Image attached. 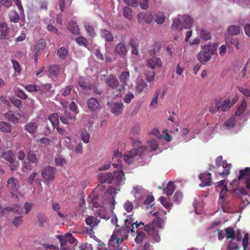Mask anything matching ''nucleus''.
<instances>
[{
  "instance_id": "f3484780",
  "label": "nucleus",
  "mask_w": 250,
  "mask_h": 250,
  "mask_svg": "<svg viewBox=\"0 0 250 250\" xmlns=\"http://www.w3.org/2000/svg\"><path fill=\"white\" fill-rule=\"evenodd\" d=\"M122 154L119 151H115L112 156V165L117 168H121L122 165Z\"/></svg>"
},
{
  "instance_id": "20e7f679",
  "label": "nucleus",
  "mask_w": 250,
  "mask_h": 250,
  "mask_svg": "<svg viewBox=\"0 0 250 250\" xmlns=\"http://www.w3.org/2000/svg\"><path fill=\"white\" fill-rule=\"evenodd\" d=\"M216 52V49L210 44H207L203 46L202 50L197 54L198 61L203 64H205L207 62L210 61L211 56Z\"/></svg>"
},
{
  "instance_id": "473e14b6",
  "label": "nucleus",
  "mask_w": 250,
  "mask_h": 250,
  "mask_svg": "<svg viewBox=\"0 0 250 250\" xmlns=\"http://www.w3.org/2000/svg\"><path fill=\"white\" fill-rule=\"evenodd\" d=\"M68 28L69 31L73 34L78 35L80 33V29L78 25L73 21H71L69 22Z\"/></svg>"
},
{
  "instance_id": "4be33fe9",
  "label": "nucleus",
  "mask_w": 250,
  "mask_h": 250,
  "mask_svg": "<svg viewBox=\"0 0 250 250\" xmlns=\"http://www.w3.org/2000/svg\"><path fill=\"white\" fill-rule=\"evenodd\" d=\"M113 182L118 185L121 184V182L125 180V175L122 170L112 173Z\"/></svg>"
},
{
  "instance_id": "5fc2aeb1",
  "label": "nucleus",
  "mask_w": 250,
  "mask_h": 250,
  "mask_svg": "<svg viewBox=\"0 0 250 250\" xmlns=\"http://www.w3.org/2000/svg\"><path fill=\"white\" fill-rule=\"evenodd\" d=\"M46 45V43L43 40H41L39 43L36 45L35 48V55H37L38 54V52L41 50H42Z\"/></svg>"
},
{
  "instance_id": "8fccbe9b",
  "label": "nucleus",
  "mask_w": 250,
  "mask_h": 250,
  "mask_svg": "<svg viewBox=\"0 0 250 250\" xmlns=\"http://www.w3.org/2000/svg\"><path fill=\"white\" fill-rule=\"evenodd\" d=\"M156 73L152 71H147L145 73L146 79L147 82H151L154 80Z\"/></svg>"
},
{
  "instance_id": "49530a36",
  "label": "nucleus",
  "mask_w": 250,
  "mask_h": 250,
  "mask_svg": "<svg viewBox=\"0 0 250 250\" xmlns=\"http://www.w3.org/2000/svg\"><path fill=\"white\" fill-rule=\"evenodd\" d=\"M88 201L90 202L93 206L95 208H97L99 206V204L97 202V194L94 193H91L88 197Z\"/></svg>"
},
{
  "instance_id": "e2e57ef3",
  "label": "nucleus",
  "mask_w": 250,
  "mask_h": 250,
  "mask_svg": "<svg viewBox=\"0 0 250 250\" xmlns=\"http://www.w3.org/2000/svg\"><path fill=\"white\" fill-rule=\"evenodd\" d=\"M226 236L227 238H232L234 239L235 237V232L233 229L230 228H228L226 229Z\"/></svg>"
},
{
  "instance_id": "7c9ffc66",
  "label": "nucleus",
  "mask_w": 250,
  "mask_h": 250,
  "mask_svg": "<svg viewBox=\"0 0 250 250\" xmlns=\"http://www.w3.org/2000/svg\"><path fill=\"white\" fill-rule=\"evenodd\" d=\"M241 31L240 27L237 25H230L227 29V32L229 35H238Z\"/></svg>"
},
{
  "instance_id": "a19ab883",
  "label": "nucleus",
  "mask_w": 250,
  "mask_h": 250,
  "mask_svg": "<svg viewBox=\"0 0 250 250\" xmlns=\"http://www.w3.org/2000/svg\"><path fill=\"white\" fill-rule=\"evenodd\" d=\"M38 92L42 94H46L47 92H48L51 87V85L49 83L45 84H41L40 85H38Z\"/></svg>"
},
{
  "instance_id": "69168bd1",
  "label": "nucleus",
  "mask_w": 250,
  "mask_h": 250,
  "mask_svg": "<svg viewBox=\"0 0 250 250\" xmlns=\"http://www.w3.org/2000/svg\"><path fill=\"white\" fill-rule=\"evenodd\" d=\"M29 162L32 163H36L38 160L35 154L33 152H29L27 155Z\"/></svg>"
},
{
  "instance_id": "423d86ee",
  "label": "nucleus",
  "mask_w": 250,
  "mask_h": 250,
  "mask_svg": "<svg viewBox=\"0 0 250 250\" xmlns=\"http://www.w3.org/2000/svg\"><path fill=\"white\" fill-rule=\"evenodd\" d=\"M107 85L114 90L113 94V98L121 97L122 96V88L119 86L118 80L113 75H110L105 80Z\"/></svg>"
},
{
  "instance_id": "9b49d317",
  "label": "nucleus",
  "mask_w": 250,
  "mask_h": 250,
  "mask_svg": "<svg viewBox=\"0 0 250 250\" xmlns=\"http://www.w3.org/2000/svg\"><path fill=\"white\" fill-rule=\"evenodd\" d=\"M146 65L152 69H154L156 67H161L162 62L160 58L153 57L147 60Z\"/></svg>"
},
{
  "instance_id": "412c9836",
  "label": "nucleus",
  "mask_w": 250,
  "mask_h": 250,
  "mask_svg": "<svg viewBox=\"0 0 250 250\" xmlns=\"http://www.w3.org/2000/svg\"><path fill=\"white\" fill-rule=\"evenodd\" d=\"M87 105L89 110L95 111L100 108V105L98 100L93 97L88 99L87 101Z\"/></svg>"
},
{
  "instance_id": "39448f33",
  "label": "nucleus",
  "mask_w": 250,
  "mask_h": 250,
  "mask_svg": "<svg viewBox=\"0 0 250 250\" xmlns=\"http://www.w3.org/2000/svg\"><path fill=\"white\" fill-rule=\"evenodd\" d=\"M216 172L219 175L226 176L230 173L231 165L227 163L226 161H223L222 156H220L216 158Z\"/></svg>"
},
{
  "instance_id": "aec40b11",
  "label": "nucleus",
  "mask_w": 250,
  "mask_h": 250,
  "mask_svg": "<svg viewBox=\"0 0 250 250\" xmlns=\"http://www.w3.org/2000/svg\"><path fill=\"white\" fill-rule=\"evenodd\" d=\"M10 29L7 24L4 22H0V39H6L9 37V33Z\"/></svg>"
},
{
  "instance_id": "0eeeda50",
  "label": "nucleus",
  "mask_w": 250,
  "mask_h": 250,
  "mask_svg": "<svg viewBox=\"0 0 250 250\" xmlns=\"http://www.w3.org/2000/svg\"><path fill=\"white\" fill-rule=\"evenodd\" d=\"M247 176V181L246 183V187L247 189L250 190V167H246L244 170H240L239 171V175L238 179H235L230 183V186H232L233 189L236 188L239 184V181L242 180L243 177Z\"/></svg>"
},
{
  "instance_id": "5701e85b",
  "label": "nucleus",
  "mask_w": 250,
  "mask_h": 250,
  "mask_svg": "<svg viewBox=\"0 0 250 250\" xmlns=\"http://www.w3.org/2000/svg\"><path fill=\"white\" fill-rule=\"evenodd\" d=\"M225 41L228 46L233 45L237 49H240V40L238 38L228 35L225 37Z\"/></svg>"
},
{
  "instance_id": "c756f323",
  "label": "nucleus",
  "mask_w": 250,
  "mask_h": 250,
  "mask_svg": "<svg viewBox=\"0 0 250 250\" xmlns=\"http://www.w3.org/2000/svg\"><path fill=\"white\" fill-rule=\"evenodd\" d=\"M181 20L183 21V27L185 28H190L193 23V20L191 17L188 15L181 16Z\"/></svg>"
},
{
  "instance_id": "f03ea898",
  "label": "nucleus",
  "mask_w": 250,
  "mask_h": 250,
  "mask_svg": "<svg viewBox=\"0 0 250 250\" xmlns=\"http://www.w3.org/2000/svg\"><path fill=\"white\" fill-rule=\"evenodd\" d=\"M234 104V103H231L228 99H215L211 103L208 110L213 114L218 112H225L228 111Z\"/></svg>"
},
{
  "instance_id": "cd10ccee",
  "label": "nucleus",
  "mask_w": 250,
  "mask_h": 250,
  "mask_svg": "<svg viewBox=\"0 0 250 250\" xmlns=\"http://www.w3.org/2000/svg\"><path fill=\"white\" fill-rule=\"evenodd\" d=\"M129 78L130 74L128 70L122 72L119 76V79L120 80V82L124 86H126L127 85L128 82L129 81Z\"/></svg>"
},
{
  "instance_id": "680f3d73",
  "label": "nucleus",
  "mask_w": 250,
  "mask_h": 250,
  "mask_svg": "<svg viewBox=\"0 0 250 250\" xmlns=\"http://www.w3.org/2000/svg\"><path fill=\"white\" fill-rule=\"evenodd\" d=\"M124 16L130 20L132 18V10L128 7H125L123 9Z\"/></svg>"
},
{
  "instance_id": "1a4fd4ad",
  "label": "nucleus",
  "mask_w": 250,
  "mask_h": 250,
  "mask_svg": "<svg viewBox=\"0 0 250 250\" xmlns=\"http://www.w3.org/2000/svg\"><path fill=\"white\" fill-rule=\"evenodd\" d=\"M7 188L11 194L13 198L16 199L18 197L19 189L20 188V184L18 179L11 177L7 181Z\"/></svg>"
},
{
  "instance_id": "2f4dec72",
  "label": "nucleus",
  "mask_w": 250,
  "mask_h": 250,
  "mask_svg": "<svg viewBox=\"0 0 250 250\" xmlns=\"http://www.w3.org/2000/svg\"><path fill=\"white\" fill-rule=\"evenodd\" d=\"M181 16H179L175 18L171 24V29L172 30H182L183 27V21L181 20Z\"/></svg>"
},
{
  "instance_id": "e433bc0d",
  "label": "nucleus",
  "mask_w": 250,
  "mask_h": 250,
  "mask_svg": "<svg viewBox=\"0 0 250 250\" xmlns=\"http://www.w3.org/2000/svg\"><path fill=\"white\" fill-rule=\"evenodd\" d=\"M3 158L9 163H14L15 157L12 151L8 150L4 152L2 154Z\"/></svg>"
},
{
  "instance_id": "6e6d98bb",
  "label": "nucleus",
  "mask_w": 250,
  "mask_h": 250,
  "mask_svg": "<svg viewBox=\"0 0 250 250\" xmlns=\"http://www.w3.org/2000/svg\"><path fill=\"white\" fill-rule=\"evenodd\" d=\"M9 16L11 22H17L19 20V16L15 11H11Z\"/></svg>"
},
{
  "instance_id": "6e6552de",
  "label": "nucleus",
  "mask_w": 250,
  "mask_h": 250,
  "mask_svg": "<svg viewBox=\"0 0 250 250\" xmlns=\"http://www.w3.org/2000/svg\"><path fill=\"white\" fill-rule=\"evenodd\" d=\"M123 239L121 236V232L119 231H115L108 242V248L113 250H121L122 248L120 246V244L122 243Z\"/></svg>"
},
{
  "instance_id": "dca6fc26",
  "label": "nucleus",
  "mask_w": 250,
  "mask_h": 250,
  "mask_svg": "<svg viewBox=\"0 0 250 250\" xmlns=\"http://www.w3.org/2000/svg\"><path fill=\"white\" fill-rule=\"evenodd\" d=\"M57 238L62 247L64 246L66 242L70 244H73L76 241L71 233H67L63 236L62 235H58Z\"/></svg>"
},
{
  "instance_id": "7ed1b4c3",
  "label": "nucleus",
  "mask_w": 250,
  "mask_h": 250,
  "mask_svg": "<svg viewBox=\"0 0 250 250\" xmlns=\"http://www.w3.org/2000/svg\"><path fill=\"white\" fill-rule=\"evenodd\" d=\"M164 221V218L156 219L153 221L152 223H149L144 226V230L149 235L152 236L156 242H159L161 239L158 234V230L154 227V224H155L156 227L161 228L163 227Z\"/></svg>"
},
{
  "instance_id": "4468645a",
  "label": "nucleus",
  "mask_w": 250,
  "mask_h": 250,
  "mask_svg": "<svg viewBox=\"0 0 250 250\" xmlns=\"http://www.w3.org/2000/svg\"><path fill=\"white\" fill-rule=\"evenodd\" d=\"M134 195L136 200L140 202L147 195L146 190L141 186H137L133 188Z\"/></svg>"
},
{
  "instance_id": "b1692460",
  "label": "nucleus",
  "mask_w": 250,
  "mask_h": 250,
  "mask_svg": "<svg viewBox=\"0 0 250 250\" xmlns=\"http://www.w3.org/2000/svg\"><path fill=\"white\" fill-rule=\"evenodd\" d=\"M112 173L110 172L101 173L99 175L98 179L101 183H107L110 184L113 182V178H112Z\"/></svg>"
},
{
  "instance_id": "2eb2a0df",
  "label": "nucleus",
  "mask_w": 250,
  "mask_h": 250,
  "mask_svg": "<svg viewBox=\"0 0 250 250\" xmlns=\"http://www.w3.org/2000/svg\"><path fill=\"white\" fill-rule=\"evenodd\" d=\"M199 177L201 181V183L199 185L200 187H204L210 186L212 180L210 173H202L199 175Z\"/></svg>"
},
{
  "instance_id": "13d9d810",
  "label": "nucleus",
  "mask_w": 250,
  "mask_h": 250,
  "mask_svg": "<svg viewBox=\"0 0 250 250\" xmlns=\"http://www.w3.org/2000/svg\"><path fill=\"white\" fill-rule=\"evenodd\" d=\"M199 35L200 36V37L204 40H209L210 38L209 33L208 31H206L205 30H201L200 31Z\"/></svg>"
},
{
  "instance_id": "f257e3e1",
  "label": "nucleus",
  "mask_w": 250,
  "mask_h": 250,
  "mask_svg": "<svg viewBox=\"0 0 250 250\" xmlns=\"http://www.w3.org/2000/svg\"><path fill=\"white\" fill-rule=\"evenodd\" d=\"M134 148L130 151L125 153L124 156V159L125 163L130 164L135 160L142 157L143 154L146 150V148L139 142L134 143Z\"/></svg>"
},
{
  "instance_id": "4d7b16f0",
  "label": "nucleus",
  "mask_w": 250,
  "mask_h": 250,
  "mask_svg": "<svg viewBox=\"0 0 250 250\" xmlns=\"http://www.w3.org/2000/svg\"><path fill=\"white\" fill-rule=\"evenodd\" d=\"M65 114L66 116H67V117H61L60 120L63 124L65 125H69L70 123V120H74L75 117L74 116H68L66 113H65Z\"/></svg>"
},
{
  "instance_id": "0e129e2a",
  "label": "nucleus",
  "mask_w": 250,
  "mask_h": 250,
  "mask_svg": "<svg viewBox=\"0 0 250 250\" xmlns=\"http://www.w3.org/2000/svg\"><path fill=\"white\" fill-rule=\"evenodd\" d=\"M22 218L23 217L22 216L15 217L12 221L13 225L16 227L20 225L23 221Z\"/></svg>"
},
{
  "instance_id": "79ce46f5",
  "label": "nucleus",
  "mask_w": 250,
  "mask_h": 250,
  "mask_svg": "<svg viewBox=\"0 0 250 250\" xmlns=\"http://www.w3.org/2000/svg\"><path fill=\"white\" fill-rule=\"evenodd\" d=\"M136 233L137 235L135 239V242L137 244H140L143 242L145 237V233L141 229L137 230Z\"/></svg>"
},
{
  "instance_id": "bb28decb",
  "label": "nucleus",
  "mask_w": 250,
  "mask_h": 250,
  "mask_svg": "<svg viewBox=\"0 0 250 250\" xmlns=\"http://www.w3.org/2000/svg\"><path fill=\"white\" fill-rule=\"evenodd\" d=\"M39 125V122L38 120H33L26 125V130L30 133H35L36 132Z\"/></svg>"
},
{
  "instance_id": "052dcab7",
  "label": "nucleus",
  "mask_w": 250,
  "mask_h": 250,
  "mask_svg": "<svg viewBox=\"0 0 250 250\" xmlns=\"http://www.w3.org/2000/svg\"><path fill=\"white\" fill-rule=\"evenodd\" d=\"M149 146L151 149V151L155 150L158 146V143L157 140L152 139L148 142Z\"/></svg>"
},
{
  "instance_id": "9d476101",
  "label": "nucleus",
  "mask_w": 250,
  "mask_h": 250,
  "mask_svg": "<svg viewBox=\"0 0 250 250\" xmlns=\"http://www.w3.org/2000/svg\"><path fill=\"white\" fill-rule=\"evenodd\" d=\"M56 169L50 166H46L42 169L41 174L46 183H49L55 178Z\"/></svg>"
},
{
  "instance_id": "603ef678",
  "label": "nucleus",
  "mask_w": 250,
  "mask_h": 250,
  "mask_svg": "<svg viewBox=\"0 0 250 250\" xmlns=\"http://www.w3.org/2000/svg\"><path fill=\"white\" fill-rule=\"evenodd\" d=\"M55 162L56 166L62 167L65 164L66 161L61 155H57L55 158Z\"/></svg>"
},
{
  "instance_id": "c03bdc74",
  "label": "nucleus",
  "mask_w": 250,
  "mask_h": 250,
  "mask_svg": "<svg viewBox=\"0 0 250 250\" xmlns=\"http://www.w3.org/2000/svg\"><path fill=\"white\" fill-rule=\"evenodd\" d=\"M101 36L104 38L106 41L112 42L113 40V37L111 33L106 30H101Z\"/></svg>"
},
{
  "instance_id": "a18cd8bd",
  "label": "nucleus",
  "mask_w": 250,
  "mask_h": 250,
  "mask_svg": "<svg viewBox=\"0 0 250 250\" xmlns=\"http://www.w3.org/2000/svg\"><path fill=\"white\" fill-rule=\"evenodd\" d=\"M142 16L145 21L147 23H150L153 21L154 17L150 13L141 14L139 16Z\"/></svg>"
},
{
  "instance_id": "ddd939ff",
  "label": "nucleus",
  "mask_w": 250,
  "mask_h": 250,
  "mask_svg": "<svg viewBox=\"0 0 250 250\" xmlns=\"http://www.w3.org/2000/svg\"><path fill=\"white\" fill-rule=\"evenodd\" d=\"M247 103L245 100H243L240 105H239L235 111L234 117L238 120L243 121L245 120L244 112L246 108Z\"/></svg>"
},
{
  "instance_id": "58836bf2",
  "label": "nucleus",
  "mask_w": 250,
  "mask_h": 250,
  "mask_svg": "<svg viewBox=\"0 0 250 250\" xmlns=\"http://www.w3.org/2000/svg\"><path fill=\"white\" fill-rule=\"evenodd\" d=\"M99 220L93 216H88L85 220L86 224L89 226L91 228H94L97 226L99 223Z\"/></svg>"
},
{
  "instance_id": "72a5a7b5",
  "label": "nucleus",
  "mask_w": 250,
  "mask_h": 250,
  "mask_svg": "<svg viewBox=\"0 0 250 250\" xmlns=\"http://www.w3.org/2000/svg\"><path fill=\"white\" fill-rule=\"evenodd\" d=\"M5 210L7 211H12L18 214H21L23 212L22 207L18 204L12 205L11 207H9L5 208Z\"/></svg>"
},
{
  "instance_id": "f704fd0d",
  "label": "nucleus",
  "mask_w": 250,
  "mask_h": 250,
  "mask_svg": "<svg viewBox=\"0 0 250 250\" xmlns=\"http://www.w3.org/2000/svg\"><path fill=\"white\" fill-rule=\"evenodd\" d=\"M48 72L49 76L53 80H54L60 72V68L57 65L52 66L49 68Z\"/></svg>"
},
{
  "instance_id": "774afa93",
  "label": "nucleus",
  "mask_w": 250,
  "mask_h": 250,
  "mask_svg": "<svg viewBox=\"0 0 250 250\" xmlns=\"http://www.w3.org/2000/svg\"><path fill=\"white\" fill-rule=\"evenodd\" d=\"M79 250H93V247L90 244L83 243L79 247Z\"/></svg>"
},
{
  "instance_id": "c9c22d12",
  "label": "nucleus",
  "mask_w": 250,
  "mask_h": 250,
  "mask_svg": "<svg viewBox=\"0 0 250 250\" xmlns=\"http://www.w3.org/2000/svg\"><path fill=\"white\" fill-rule=\"evenodd\" d=\"M78 84L84 90H89L92 88L91 85L89 84L88 81L85 78L81 77L79 80Z\"/></svg>"
},
{
  "instance_id": "c85d7f7f",
  "label": "nucleus",
  "mask_w": 250,
  "mask_h": 250,
  "mask_svg": "<svg viewBox=\"0 0 250 250\" xmlns=\"http://www.w3.org/2000/svg\"><path fill=\"white\" fill-rule=\"evenodd\" d=\"M123 104L121 102L115 103L111 106L112 112L115 115H119L122 112Z\"/></svg>"
},
{
  "instance_id": "09e8293b",
  "label": "nucleus",
  "mask_w": 250,
  "mask_h": 250,
  "mask_svg": "<svg viewBox=\"0 0 250 250\" xmlns=\"http://www.w3.org/2000/svg\"><path fill=\"white\" fill-rule=\"evenodd\" d=\"M0 129L2 132H9L11 131L12 127L10 124L1 122L0 123Z\"/></svg>"
},
{
  "instance_id": "a211bd4d",
  "label": "nucleus",
  "mask_w": 250,
  "mask_h": 250,
  "mask_svg": "<svg viewBox=\"0 0 250 250\" xmlns=\"http://www.w3.org/2000/svg\"><path fill=\"white\" fill-rule=\"evenodd\" d=\"M236 121L239 124L240 123L238 119L234 117V115L231 116L225 122L223 125V128L227 130H230L233 128L236 125Z\"/></svg>"
},
{
  "instance_id": "ea45409f",
  "label": "nucleus",
  "mask_w": 250,
  "mask_h": 250,
  "mask_svg": "<svg viewBox=\"0 0 250 250\" xmlns=\"http://www.w3.org/2000/svg\"><path fill=\"white\" fill-rule=\"evenodd\" d=\"M80 136L81 140L84 143L88 144L89 142L90 134L85 128L82 129Z\"/></svg>"
},
{
  "instance_id": "de8ad7c7",
  "label": "nucleus",
  "mask_w": 250,
  "mask_h": 250,
  "mask_svg": "<svg viewBox=\"0 0 250 250\" xmlns=\"http://www.w3.org/2000/svg\"><path fill=\"white\" fill-rule=\"evenodd\" d=\"M174 191V187L173 183L169 181L167 184V187L165 188L164 191L167 195H171Z\"/></svg>"
},
{
  "instance_id": "4c0bfd02",
  "label": "nucleus",
  "mask_w": 250,
  "mask_h": 250,
  "mask_svg": "<svg viewBox=\"0 0 250 250\" xmlns=\"http://www.w3.org/2000/svg\"><path fill=\"white\" fill-rule=\"evenodd\" d=\"M84 27L87 33L90 37L93 38L96 36V33L95 32V29L93 25L89 23H86L84 25Z\"/></svg>"
},
{
  "instance_id": "6ab92c4d",
  "label": "nucleus",
  "mask_w": 250,
  "mask_h": 250,
  "mask_svg": "<svg viewBox=\"0 0 250 250\" xmlns=\"http://www.w3.org/2000/svg\"><path fill=\"white\" fill-rule=\"evenodd\" d=\"M224 183L225 180H221L218 183V185L217 186V190L221 189L219 200V203L224 202V198L226 197V193L228 190L227 187L224 186Z\"/></svg>"
},
{
  "instance_id": "393cba45",
  "label": "nucleus",
  "mask_w": 250,
  "mask_h": 250,
  "mask_svg": "<svg viewBox=\"0 0 250 250\" xmlns=\"http://www.w3.org/2000/svg\"><path fill=\"white\" fill-rule=\"evenodd\" d=\"M115 52L117 55L121 57H124L126 55L127 50L124 43H119L116 45Z\"/></svg>"
},
{
  "instance_id": "a878e982",
  "label": "nucleus",
  "mask_w": 250,
  "mask_h": 250,
  "mask_svg": "<svg viewBox=\"0 0 250 250\" xmlns=\"http://www.w3.org/2000/svg\"><path fill=\"white\" fill-rule=\"evenodd\" d=\"M147 87V84L142 78L138 77L137 79L135 89L139 93H142Z\"/></svg>"
},
{
  "instance_id": "37998d69",
  "label": "nucleus",
  "mask_w": 250,
  "mask_h": 250,
  "mask_svg": "<svg viewBox=\"0 0 250 250\" xmlns=\"http://www.w3.org/2000/svg\"><path fill=\"white\" fill-rule=\"evenodd\" d=\"M166 19V16L164 13L160 12L155 14L154 20L159 24H162L164 22Z\"/></svg>"
},
{
  "instance_id": "bf43d9fd",
  "label": "nucleus",
  "mask_w": 250,
  "mask_h": 250,
  "mask_svg": "<svg viewBox=\"0 0 250 250\" xmlns=\"http://www.w3.org/2000/svg\"><path fill=\"white\" fill-rule=\"evenodd\" d=\"M124 209L128 212H130L133 209V205L131 202L127 200L124 204Z\"/></svg>"
},
{
  "instance_id": "f8f14e48",
  "label": "nucleus",
  "mask_w": 250,
  "mask_h": 250,
  "mask_svg": "<svg viewBox=\"0 0 250 250\" xmlns=\"http://www.w3.org/2000/svg\"><path fill=\"white\" fill-rule=\"evenodd\" d=\"M237 193H240L242 195V204L240 205L241 208H244L245 206L248 205L250 203V196H247L246 190L243 188H239L236 189Z\"/></svg>"
},
{
  "instance_id": "338daca9",
  "label": "nucleus",
  "mask_w": 250,
  "mask_h": 250,
  "mask_svg": "<svg viewBox=\"0 0 250 250\" xmlns=\"http://www.w3.org/2000/svg\"><path fill=\"white\" fill-rule=\"evenodd\" d=\"M76 42L80 45L86 46L87 45V40L83 37H79L76 39Z\"/></svg>"
},
{
  "instance_id": "3c124183",
  "label": "nucleus",
  "mask_w": 250,
  "mask_h": 250,
  "mask_svg": "<svg viewBox=\"0 0 250 250\" xmlns=\"http://www.w3.org/2000/svg\"><path fill=\"white\" fill-rule=\"evenodd\" d=\"M59 118V115L57 113L52 114L49 116V119L53 126H55L58 125Z\"/></svg>"
},
{
  "instance_id": "864d4df0",
  "label": "nucleus",
  "mask_w": 250,
  "mask_h": 250,
  "mask_svg": "<svg viewBox=\"0 0 250 250\" xmlns=\"http://www.w3.org/2000/svg\"><path fill=\"white\" fill-rule=\"evenodd\" d=\"M58 55L62 59H64L68 54V51L65 47H61L58 50Z\"/></svg>"
}]
</instances>
